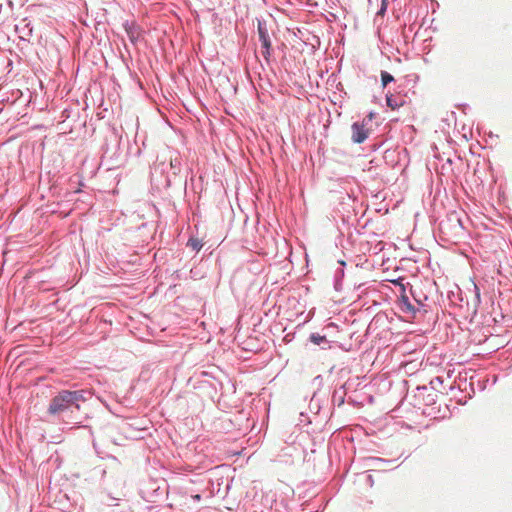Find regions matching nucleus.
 <instances>
[{"label":"nucleus","mask_w":512,"mask_h":512,"mask_svg":"<svg viewBox=\"0 0 512 512\" xmlns=\"http://www.w3.org/2000/svg\"><path fill=\"white\" fill-rule=\"evenodd\" d=\"M85 400L80 390H63L52 397L48 414L61 415L67 411L79 410V403Z\"/></svg>","instance_id":"f257e3e1"},{"label":"nucleus","mask_w":512,"mask_h":512,"mask_svg":"<svg viewBox=\"0 0 512 512\" xmlns=\"http://www.w3.org/2000/svg\"><path fill=\"white\" fill-rule=\"evenodd\" d=\"M258 35L259 41L262 43V55L263 58L268 60L271 55V40L268 35L267 29L264 27V24L261 21L258 22Z\"/></svg>","instance_id":"f03ea898"},{"label":"nucleus","mask_w":512,"mask_h":512,"mask_svg":"<svg viewBox=\"0 0 512 512\" xmlns=\"http://www.w3.org/2000/svg\"><path fill=\"white\" fill-rule=\"evenodd\" d=\"M367 136H369V130L366 129L365 124L356 122L352 125V140L354 143H363Z\"/></svg>","instance_id":"7ed1b4c3"},{"label":"nucleus","mask_w":512,"mask_h":512,"mask_svg":"<svg viewBox=\"0 0 512 512\" xmlns=\"http://www.w3.org/2000/svg\"><path fill=\"white\" fill-rule=\"evenodd\" d=\"M124 30H126L128 38L133 42H135L140 36L139 28L134 24V22H126V24H124Z\"/></svg>","instance_id":"20e7f679"},{"label":"nucleus","mask_w":512,"mask_h":512,"mask_svg":"<svg viewBox=\"0 0 512 512\" xmlns=\"http://www.w3.org/2000/svg\"><path fill=\"white\" fill-rule=\"evenodd\" d=\"M187 246L191 247L192 250H195L196 252L202 249V242L197 238H190L187 242Z\"/></svg>","instance_id":"39448f33"},{"label":"nucleus","mask_w":512,"mask_h":512,"mask_svg":"<svg viewBox=\"0 0 512 512\" xmlns=\"http://www.w3.org/2000/svg\"><path fill=\"white\" fill-rule=\"evenodd\" d=\"M386 101H387V106L390 107L392 110H395L396 108H400L401 105H403L402 102H398L397 100H395L391 94L386 96Z\"/></svg>","instance_id":"423d86ee"},{"label":"nucleus","mask_w":512,"mask_h":512,"mask_svg":"<svg viewBox=\"0 0 512 512\" xmlns=\"http://www.w3.org/2000/svg\"><path fill=\"white\" fill-rule=\"evenodd\" d=\"M380 76H382V86L383 87H386L388 85V83L393 81L392 75H390L387 71H382V74H380Z\"/></svg>","instance_id":"0eeeda50"},{"label":"nucleus","mask_w":512,"mask_h":512,"mask_svg":"<svg viewBox=\"0 0 512 512\" xmlns=\"http://www.w3.org/2000/svg\"><path fill=\"white\" fill-rule=\"evenodd\" d=\"M400 305H402V311H406V312L414 311V307L410 304L407 297H403L402 303H400Z\"/></svg>","instance_id":"6e6552de"},{"label":"nucleus","mask_w":512,"mask_h":512,"mask_svg":"<svg viewBox=\"0 0 512 512\" xmlns=\"http://www.w3.org/2000/svg\"><path fill=\"white\" fill-rule=\"evenodd\" d=\"M311 341L314 342V344H316V345H320V343L325 341V337L322 336V335L312 334L311 335Z\"/></svg>","instance_id":"1a4fd4ad"},{"label":"nucleus","mask_w":512,"mask_h":512,"mask_svg":"<svg viewBox=\"0 0 512 512\" xmlns=\"http://www.w3.org/2000/svg\"><path fill=\"white\" fill-rule=\"evenodd\" d=\"M194 498H195V500H199V499H200V496H199V495H196Z\"/></svg>","instance_id":"9d476101"}]
</instances>
